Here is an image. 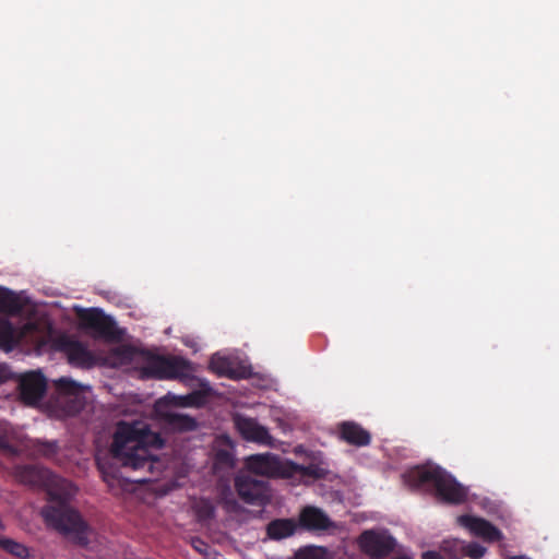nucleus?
<instances>
[{
    "label": "nucleus",
    "instance_id": "aec40b11",
    "mask_svg": "<svg viewBox=\"0 0 559 559\" xmlns=\"http://www.w3.org/2000/svg\"><path fill=\"white\" fill-rule=\"evenodd\" d=\"M29 450L34 455L50 459L58 453L59 445L57 441H43L35 439L31 441Z\"/></svg>",
    "mask_w": 559,
    "mask_h": 559
},
{
    "label": "nucleus",
    "instance_id": "1a4fd4ad",
    "mask_svg": "<svg viewBox=\"0 0 559 559\" xmlns=\"http://www.w3.org/2000/svg\"><path fill=\"white\" fill-rule=\"evenodd\" d=\"M47 381L40 371H29L19 379L21 401L27 406H36L44 397Z\"/></svg>",
    "mask_w": 559,
    "mask_h": 559
},
{
    "label": "nucleus",
    "instance_id": "412c9836",
    "mask_svg": "<svg viewBox=\"0 0 559 559\" xmlns=\"http://www.w3.org/2000/svg\"><path fill=\"white\" fill-rule=\"evenodd\" d=\"M288 476L293 474H300L302 476L312 477L316 479L323 478L325 476V469L316 464H309L307 466L298 465L293 462H287Z\"/></svg>",
    "mask_w": 559,
    "mask_h": 559
},
{
    "label": "nucleus",
    "instance_id": "f03ea898",
    "mask_svg": "<svg viewBox=\"0 0 559 559\" xmlns=\"http://www.w3.org/2000/svg\"><path fill=\"white\" fill-rule=\"evenodd\" d=\"M164 440L160 435L151 430L143 420H120L116 425L110 445V455L118 464L133 471H151L154 456L151 449H160Z\"/></svg>",
    "mask_w": 559,
    "mask_h": 559
},
{
    "label": "nucleus",
    "instance_id": "f8f14e48",
    "mask_svg": "<svg viewBox=\"0 0 559 559\" xmlns=\"http://www.w3.org/2000/svg\"><path fill=\"white\" fill-rule=\"evenodd\" d=\"M235 426L241 437L247 441L267 443L271 439L267 429L253 418L237 416L235 417Z\"/></svg>",
    "mask_w": 559,
    "mask_h": 559
},
{
    "label": "nucleus",
    "instance_id": "f257e3e1",
    "mask_svg": "<svg viewBox=\"0 0 559 559\" xmlns=\"http://www.w3.org/2000/svg\"><path fill=\"white\" fill-rule=\"evenodd\" d=\"M13 476L23 485L37 488L46 487L48 489L50 501L56 502L55 506H47L41 511L48 526L64 535L72 536L81 545L87 543L88 525L79 511L68 503L76 492L72 483L52 475L45 467L33 464L16 465L13 468Z\"/></svg>",
    "mask_w": 559,
    "mask_h": 559
},
{
    "label": "nucleus",
    "instance_id": "2f4dec72",
    "mask_svg": "<svg viewBox=\"0 0 559 559\" xmlns=\"http://www.w3.org/2000/svg\"><path fill=\"white\" fill-rule=\"evenodd\" d=\"M191 544L192 547L200 554H206V550L209 549V545L199 537L193 538Z\"/></svg>",
    "mask_w": 559,
    "mask_h": 559
},
{
    "label": "nucleus",
    "instance_id": "4be33fe9",
    "mask_svg": "<svg viewBox=\"0 0 559 559\" xmlns=\"http://www.w3.org/2000/svg\"><path fill=\"white\" fill-rule=\"evenodd\" d=\"M192 508L199 522H206L215 516V506L207 498L197 500Z\"/></svg>",
    "mask_w": 559,
    "mask_h": 559
},
{
    "label": "nucleus",
    "instance_id": "ddd939ff",
    "mask_svg": "<svg viewBox=\"0 0 559 559\" xmlns=\"http://www.w3.org/2000/svg\"><path fill=\"white\" fill-rule=\"evenodd\" d=\"M299 525L307 531H326L333 526L330 518L319 508L305 507L299 514Z\"/></svg>",
    "mask_w": 559,
    "mask_h": 559
},
{
    "label": "nucleus",
    "instance_id": "473e14b6",
    "mask_svg": "<svg viewBox=\"0 0 559 559\" xmlns=\"http://www.w3.org/2000/svg\"><path fill=\"white\" fill-rule=\"evenodd\" d=\"M0 450L11 454L16 452L13 445H11L8 439L2 435H0Z\"/></svg>",
    "mask_w": 559,
    "mask_h": 559
},
{
    "label": "nucleus",
    "instance_id": "c85d7f7f",
    "mask_svg": "<svg viewBox=\"0 0 559 559\" xmlns=\"http://www.w3.org/2000/svg\"><path fill=\"white\" fill-rule=\"evenodd\" d=\"M219 503L228 513H236L240 509L238 501L229 492L222 496Z\"/></svg>",
    "mask_w": 559,
    "mask_h": 559
},
{
    "label": "nucleus",
    "instance_id": "c756f323",
    "mask_svg": "<svg viewBox=\"0 0 559 559\" xmlns=\"http://www.w3.org/2000/svg\"><path fill=\"white\" fill-rule=\"evenodd\" d=\"M486 552V548L477 543L465 544V556L472 559H480Z\"/></svg>",
    "mask_w": 559,
    "mask_h": 559
},
{
    "label": "nucleus",
    "instance_id": "393cba45",
    "mask_svg": "<svg viewBox=\"0 0 559 559\" xmlns=\"http://www.w3.org/2000/svg\"><path fill=\"white\" fill-rule=\"evenodd\" d=\"M440 548L449 559H461L465 556V544L459 539L443 540Z\"/></svg>",
    "mask_w": 559,
    "mask_h": 559
},
{
    "label": "nucleus",
    "instance_id": "0eeeda50",
    "mask_svg": "<svg viewBox=\"0 0 559 559\" xmlns=\"http://www.w3.org/2000/svg\"><path fill=\"white\" fill-rule=\"evenodd\" d=\"M235 488L239 498L248 504L263 506L269 500L267 481L251 475H238L235 479Z\"/></svg>",
    "mask_w": 559,
    "mask_h": 559
},
{
    "label": "nucleus",
    "instance_id": "dca6fc26",
    "mask_svg": "<svg viewBox=\"0 0 559 559\" xmlns=\"http://www.w3.org/2000/svg\"><path fill=\"white\" fill-rule=\"evenodd\" d=\"M194 381H198L199 390H194L191 393L187 395H181L178 397L179 405L183 407H202L207 402L210 396L213 393V390L210 385V382L205 379H197Z\"/></svg>",
    "mask_w": 559,
    "mask_h": 559
},
{
    "label": "nucleus",
    "instance_id": "39448f33",
    "mask_svg": "<svg viewBox=\"0 0 559 559\" xmlns=\"http://www.w3.org/2000/svg\"><path fill=\"white\" fill-rule=\"evenodd\" d=\"M55 388L56 403L66 415H76L84 408L86 400L81 384L69 378H60L55 381Z\"/></svg>",
    "mask_w": 559,
    "mask_h": 559
},
{
    "label": "nucleus",
    "instance_id": "5701e85b",
    "mask_svg": "<svg viewBox=\"0 0 559 559\" xmlns=\"http://www.w3.org/2000/svg\"><path fill=\"white\" fill-rule=\"evenodd\" d=\"M294 559H330L326 548L321 546L308 545L299 548Z\"/></svg>",
    "mask_w": 559,
    "mask_h": 559
},
{
    "label": "nucleus",
    "instance_id": "9d476101",
    "mask_svg": "<svg viewBox=\"0 0 559 559\" xmlns=\"http://www.w3.org/2000/svg\"><path fill=\"white\" fill-rule=\"evenodd\" d=\"M358 543L365 554L377 559L389 556L395 547L393 537L374 531L362 532Z\"/></svg>",
    "mask_w": 559,
    "mask_h": 559
},
{
    "label": "nucleus",
    "instance_id": "6e6552de",
    "mask_svg": "<svg viewBox=\"0 0 559 559\" xmlns=\"http://www.w3.org/2000/svg\"><path fill=\"white\" fill-rule=\"evenodd\" d=\"M246 468L260 476L288 477L287 462L284 463L274 454H254L246 459Z\"/></svg>",
    "mask_w": 559,
    "mask_h": 559
},
{
    "label": "nucleus",
    "instance_id": "f3484780",
    "mask_svg": "<svg viewBox=\"0 0 559 559\" xmlns=\"http://www.w3.org/2000/svg\"><path fill=\"white\" fill-rule=\"evenodd\" d=\"M66 353L71 365L82 368H90L94 365L95 358L88 348L79 341H71L66 345Z\"/></svg>",
    "mask_w": 559,
    "mask_h": 559
},
{
    "label": "nucleus",
    "instance_id": "4468645a",
    "mask_svg": "<svg viewBox=\"0 0 559 559\" xmlns=\"http://www.w3.org/2000/svg\"><path fill=\"white\" fill-rule=\"evenodd\" d=\"M210 368L218 376L233 380L247 379L251 373L249 368L237 367L229 358L217 355L211 358Z\"/></svg>",
    "mask_w": 559,
    "mask_h": 559
},
{
    "label": "nucleus",
    "instance_id": "20e7f679",
    "mask_svg": "<svg viewBox=\"0 0 559 559\" xmlns=\"http://www.w3.org/2000/svg\"><path fill=\"white\" fill-rule=\"evenodd\" d=\"M192 371L191 364L182 357L156 356L143 369V374L147 378L180 380L190 383L195 380L191 376Z\"/></svg>",
    "mask_w": 559,
    "mask_h": 559
},
{
    "label": "nucleus",
    "instance_id": "a878e982",
    "mask_svg": "<svg viewBox=\"0 0 559 559\" xmlns=\"http://www.w3.org/2000/svg\"><path fill=\"white\" fill-rule=\"evenodd\" d=\"M13 345L14 328L8 319L0 318V347L11 349Z\"/></svg>",
    "mask_w": 559,
    "mask_h": 559
},
{
    "label": "nucleus",
    "instance_id": "cd10ccee",
    "mask_svg": "<svg viewBox=\"0 0 559 559\" xmlns=\"http://www.w3.org/2000/svg\"><path fill=\"white\" fill-rule=\"evenodd\" d=\"M141 352L130 345H123L116 349V356L122 364L133 362Z\"/></svg>",
    "mask_w": 559,
    "mask_h": 559
},
{
    "label": "nucleus",
    "instance_id": "2eb2a0df",
    "mask_svg": "<svg viewBox=\"0 0 559 559\" xmlns=\"http://www.w3.org/2000/svg\"><path fill=\"white\" fill-rule=\"evenodd\" d=\"M340 438L355 447H366L371 441L370 433L355 421H343L338 425Z\"/></svg>",
    "mask_w": 559,
    "mask_h": 559
},
{
    "label": "nucleus",
    "instance_id": "6ab92c4d",
    "mask_svg": "<svg viewBox=\"0 0 559 559\" xmlns=\"http://www.w3.org/2000/svg\"><path fill=\"white\" fill-rule=\"evenodd\" d=\"M22 309L17 295L8 288L0 287V313L16 316Z\"/></svg>",
    "mask_w": 559,
    "mask_h": 559
},
{
    "label": "nucleus",
    "instance_id": "b1692460",
    "mask_svg": "<svg viewBox=\"0 0 559 559\" xmlns=\"http://www.w3.org/2000/svg\"><path fill=\"white\" fill-rule=\"evenodd\" d=\"M0 548L16 558L26 559L29 556L28 548L25 545L11 538L0 537Z\"/></svg>",
    "mask_w": 559,
    "mask_h": 559
},
{
    "label": "nucleus",
    "instance_id": "a211bd4d",
    "mask_svg": "<svg viewBox=\"0 0 559 559\" xmlns=\"http://www.w3.org/2000/svg\"><path fill=\"white\" fill-rule=\"evenodd\" d=\"M297 522L294 519H275L266 525V535L272 540H281L295 534Z\"/></svg>",
    "mask_w": 559,
    "mask_h": 559
},
{
    "label": "nucleus",
    "instance_id": "9b49d317",
    "mask_svg": "<svg viewBox=\"0 0 559 559\" xmlns=\"http://www.w3.org/2000/svg\"><path fill=\"white\" fill-rule=\"evenodd\" d=\"M460 525L468 528L475 536L484 540L493 543L502 539V533L489 521L472 515H461L457 518Z\"/></svg>",
    "mask_w": 559,
    "mask_h": 559
},
{
    "label": "nucleus",
    "instance_id": "423d86ee",
    "mask_svg": "<svg viewBox=\"0 0 559 559\" xmlns=\"http://www.w3.org/2000/svg\"><path fill=\"white\" fill-rule=\"evenodd\" d=\"M78 317L83 328L91 330L96 337L115 340L118 337L116 322L98 308L82 309Z\"/></svg>",
    "mask_w": 559,
    "mask_h": 559
},
{
    "label": "nucleus",
    "instance_id": "7c9ffc66",
    "mask_svg": "<svg viewBox=\"0 0 559 559\" xmlns=\"http://www.w3.org/2000/svg\"><path fill=\"white\" fill-rule=\"evenodd\" d=\"M216 464L224 465L227 467L234 466V456L229 451L221 450L215 456Z\"/></svg>",
    "mask_w": 559,
    "mask_h": 559
},
{
    "label": "nucleus",
    "instance_id": "f704fd0d",
    "mask_svg": "<svg viewBox=\"0 0 559 559\" xmlns=\"http://www.w3.org/2000/svg\"><path fill=\"white\" fill-rule=\"evenodd\" d=\"M0 381H2V377L0 376Z\"/></svg>",
    "mask_w": 559,
    "mask_h": 559
},
{
    "label": "nucleus",
    "instance_id": "bb28decb",
    "mask_svg": "<svg viewBox=\"0 0 559 559\" xmlns=\"http://www.w3.org/2000/svg\"><path fill=\"white\" fill-rule=\"evenodd\" d=\"M169 423L182 430H192L197 426V423L193 418L180 414H170Z\"/></svg>",
    "mask_w": 559,
    "mask_h": 559
},
{
    "label": "nucleus",
    "instance_id": "7ed1b4c3",
    "mask_svg": "<svg viewBox=\"0 0 559 559\" xmlns=\"http://www.w3.org/2000/svg\"><path fill=\"white\" fill-rule=\"evenodd\" d=\"M403 477L405 483L412 488H433L436 496L448 503L459 504L467 498L465 487L438 465L415 466L408 469Z\"/></svg>",
    "mask_w": 559,
    "mask_h": 559
},
{
    "label": "nucleus",
    "instance_id": "72a5a7b5",
    "mask_svg": "<svg viewBox=\"0 0 559 559\" xmlns=\"http://www.w3.org/2000/svg\"><path fill=\"white\" fill-rule=\"evenodd\" d=\"M421 559H444L438 551L428 550L421 555Z\"/></svg>",
    "mask_w": 559,
    "mask_h": 559
}]
</instances>
